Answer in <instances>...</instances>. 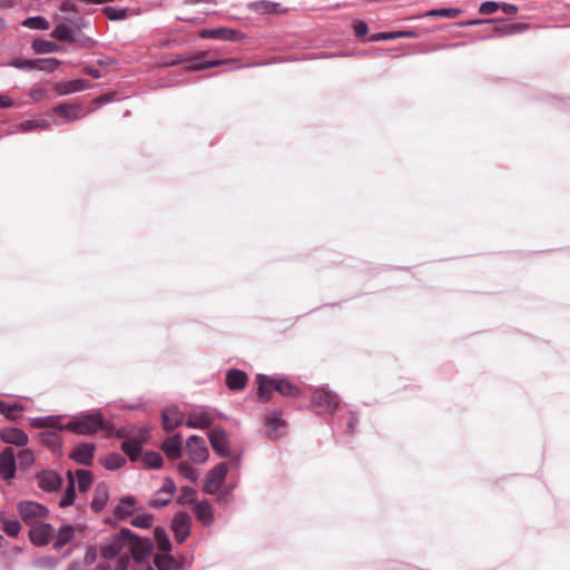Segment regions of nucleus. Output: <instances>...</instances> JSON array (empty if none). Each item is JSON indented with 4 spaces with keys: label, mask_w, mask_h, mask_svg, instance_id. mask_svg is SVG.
<instances>
[{
    "label": "nucleus",
    "mask_w": 570,
    "mask_h": 570,
    "mask_svg": "<svg viewBox=\"0 0 570 570\" xmlns=\"http://www.w3.org/2000/svg\"><path fill=\"white\" fill-rule=\"evenodd\" d=\"M16 473L14 452L11 448H6L0 453V474L4 480H10Z\"/></svg>",
    "instance_id": "6ab92c4d"
},
{
    "label": "nucleus",
    "mask_w": 570,
    "mask_h": 570,
    "mask_svg": "<svg viewBox=\"0 0 570 570\" xmlns=\"http://www.w3.org/2000/svg\"><path fill=\"white\" fill-rule=\"evenodd\" d=\"M248 381L247 374L237 368H230L226 373V385L232 391L243 390Z\"/></svg>",
    "instance_id": "5701e85b"
},
{
    "label": "nucleus",
    "mask_w": 570,
    "mask_h": 570,
    "mask_svg": "<svg viewBox=\"0 0 570 570\" xmlns=\"http://www.w3.org/2000/svg\"><path fill=\"white\" fill-rule=\"evenodd\" d=\"M2 530L9 537H17L21 530V524L16 519H3Z\"/></svg>",
    "instance_id": "8fccbe9b"
},
{
    "label": "nucleus",
    "mask_w": 570,
    "mask_h": 570,
    "mask_svg": "<svg viewBox=\"0 0 570 570\" xmlns=\"http://www.w3.org/2000/svg\"><path fill=\"white\" fill-rule=\"evenodd\" d=\"M354 35L357 38L365 36L368 32V27L363 20H358L353 24Z\"/></svg>",
    "instance_id": "338daca9"
},
{
    "label": "nucleus",
    "mask_w": 570,
    "mask_h": 570,
    "mask_svg": "<svg viewBox=\"0 0 570 570\" xmlns=\"http://www.w3.org/2000/svg\"><path fill=\"white\" fill-rule=\"evenodd\" d=\"M285 421L282 419L281 413L274 411L266 416L265 425L267 428L268 438H277L278 428L283 426Z\"/></svg>",
    "instance_id": "4c0bfd02"
},
{
    "label": "nucleus",
    "mask_w": 570,
    "mask_h": 570,
    "mask_svg": "<svg viewBox=\"0 0 570 570\" xmlns=\"http://www.w3.org/2000/svg\"><path fill=\"white\" fill-rule=\"evenodd\" d=\"M228 469L226 463H219L215 465L212 470L208 471L205 482L203 485V491L207 494H216L222 487Z\"/></svg>",
    "instance_id": "9d476101"
},
{
    "label": "nucleus",
    "mask_w": 570,
    "mask_h": 570,
    "mask_svg": "<svg viewBox=\"0 0 570 570\" xmlns=\"http://www.w3.org/2000/svg\"><path fill=\"white\" fill-rule=\"evenodd\" d=\"M18 459L21 465L29 466L33 463V453L30 450H22L18 454Z\"/></svg>",
    "instance_id": "e2e57ef3"
},
{
    "label": "nucleus",
    "mask_w": 570,
    "mask_h": 570,
    "mask_svg": "<svg viewBox=\"0 0 570 570\" xmlns=\"http://www.w3.org/2000/svg\"><path fill=\"white\" fill-rule=\"evenodd\" d=\"M51 417L48 421L47 429H56L59 431H67L66 429H61L65 424L61 423L62 415H49Z\"/></svg>",
    "instance_id": "774afa93"
},
{
    "label": "nucleus",
    "mask_w": 570,
    "mask_h": 570,
    "mask_svg": "<svg viewBox=\"0 0 570 570\" xmlns=\"http://www.w3.org/2000/svg\"><path fill=\"white\" fill-rule=\"evenodd\" d=\"M228 61L229 60H226V59H212V60H207L206 59V52H199V53L193 56L188 60V68L190 70H205V69H208V68H213V67H218V66L225 65Z\"/></svg>",
    "instance_id": "412c9836"
},
{
    "label": "nucleus",
    "mask_w": 570,
    "mask_h": 570,
    "mask_svg": "<svg viewBox=\"0 0 570 570\" xmlns=\"http://www.w3.org/2000/svg\"><path fill=\"white\" fill-rule=\"evenodd\" d=\"M48 127H49V122L47 120L31 119V120H26L20 124V128L22 131H32L38 128L45 129Z\"/></svg>",
    "instance_id": "5fc2aeb1"
},
{
    "label": "nucleus",
    "mask_w": 570,
    "mask_h": 570,
    "mask_svg": "<svg viewBox=\"0 0 570 570\" xmlns=\"http://www.w3.org/2000/svg\"><path fill=\"white\" fill-rule=\"evenodd\" d=\"M420 37V33L415 30H403V31H391V32H377L372 35L368 38L371 42L385 41V40H394L399 38H413L416 39Z\"/></svg>",
    "instance_id": "a878e982"
},
{
    "label": "nucleus",
    "mask_w": 570,
    "mask_h": 570,
    "mask_svg": "<svg viewBox=\"0 0 570 570\" xmlns=\"http://www.w3.org/2000/svg\"><path fill=\"white\" fill-rule=\"evenodd\" d=\"M463 13L462 9L458 8H438L425 11L415 18H449L453 19Z\"/></svg>",
    "instance_id": "2f4dec72"
},
{
    "label": "nucleus",
    "mask_w": 570,
    "mask_h": 570,
    "mask_svg": "<svg viewBox=\"0 0 570 570\" xmlns=\"http://www.w3.org/2000/svg\"><path fill=\"white\" fill-rule=\"evenodd\" d=\"M136 503V499L132 495H126L121 498L114 510V515L118 520H125L127 517L134 513L132 507Z\"/></svg>",
    "instance_id": "c756f323"
},
{
    "label": "nucleus",
    "mask_w": 570,
    "mask_h": 570,
    "mask_svg": "<svg viewBox=\"0 0 570 570\" xmlns=\"http://www.w3.org/2000/svg\"><path fill=\"white\" fill-rule=\"evenodd\" d=\"M498 9H500V2L497 1H484L479 7V12L481 14H492Z\"/></svg>",
    "instance_id": "13d9d810"
},
{
    "label": "nucleus",
    "mask_w": 570,
    "mask_h": 570,
    "mask_svg": "<svg viewBox=\"0 0 570 570\" xmlns=\"http://www.w3.org/2000/svg\"><path fill=\"white\" fill-rule=\"evenodd\" d=\"M194 514L204 525L208 527L214 522L212 505L207 500L199 501L194 507Z\"/></svg>",
    "instance_id": "c85d7f7f"
},
{
    "label": "nucleus",
    "mask_w": 570,
    "mask_h": 570,
    "mask_svg": "<svg viewBox=\"0 0 570 570\" xmlns=\"http://www.w3.org/2000/svg\"><path fill=\"white\" fill-rule=\"evenodd\" d=\"M196 491L191 487H183L180 490V495L178 498V503L180 504H189L195 501Z\"/></svg>",
    "instance_id": "6e6d98bb"
},
{
    "label": "nucleus",
    "mask_w": 570,
    "mask_h": 570,
    "mask_svg": "<svg viewBox=\"0 0 570 570\" xmlns=\"http://www.w3.org/2000/svg\"><path fill=\"white\" fill-rule=\"evenodd\" d=\"M22 411V406L19 404H8L0 400V413L6 415L8 419L17 417L18 413Z\"/></svg>",
    "instance_id": "864d4df0"
},
{
    "label": "nucleus",
    "mask_w": 570,
    "mask_h": 570,
    "mask_svg": "<svg viewBox=\"0 0 570 570\" xmlns=\"http://www.w3.org/2000/svg\"><path fill=\"white\" fill-rule=\"evenodd\" d=\"M163 428L170 432L178 428L184 420V414L176 405L167 406L161 411Z\"/></svg>",
    "instance_id": "f3484780"
},
{
    "label": "nucleus",
    "mask_w": 570,
    "mask_h": 570,
    "mask_svg": "<svg viewBox=\"0 0 570 570\" xmlns=\"http://www.w3.org/2000/svg\"><path fill=\"white\" fill-rule=\"evenodd\" d=\"M9 66L23 71H32L36 70V59L13 58L10 60Z\"/></svg>",
    "instance_id": "09e8293b"
},
{
    "label": "nucleus",
    "mask_w": 570,
    "mask_h": 570,
    "mask_svg": "<svg viewBox=\"0 0 570 570\" xmlns=\"http://www.w3.org/2000/svg\"><path fill=\"white\" fill-rule=\"evenodd\" d=\"M209 443L215 451V453L220 458H229L230 450L228 446V435L226 431L222 428L213 429L209 434Z\"/></svg>",
    "instance_id": "f8f14e48"
},
{
    "label": "nucleus",
    "mask_w": 570,
    "mask_h": 570,
    "mask_svg": "<svg viewBox=\"0 0 570 570\" xmlns=\"http://www.w3.org/2000/svg\"><path fill=\"white\" fill-rule=\"evenodd\" d=\"M1 440L4 443L23 446L28 443V435L24 431L18 428H8L0 432Z\"/></svg>",
    "instance_id": "4be33fe9"
},
{
    "label": "nucleus",
    "mask_w": 570,
    "mask_h": 570,
    "mask_svg": "<svg viewBox=\"0 0 570 570\" xmlns=\"http://www.w3.org/2000/svg\"><path fill=\"white\" fill-rule=\"evenodd\" d=\"M80 11L76 3L71 0H63L59 4V12L56 13L55 20H63L75 28L76 31H80L90 26V21L79 16Z\"/></svg>",
    "instance_id": "20e7f679"
},
{
    "label": "nucleus",
    "mask_w": 570,
    "mask_h": 570,
    "mask_svg": "<svg viewBox=\"0 0 570 570\" xmlns=\"http://www.w3.org/2000/svg\"><path fill=\"white\" fill-rule=\"evenodd\" d=\"M95 450L96 445L94 443L82 442L73 448L69 453V458L78 464L91 466L94 463Z\"/></svg>",
    "instance_id": "4468645a"
},
{
    "label": "nucleus",
    "mask_w": 570,
    "mask_h": 570,
    "mask_svg": "<svg viewBox=\"0 0 570 570\" xmlns=\"http://www.w3.org/2000/svg\"><path fill=\"white\" fill-rule=\"evenodd\" d=\"M89 88V83L85 79H75L58 82L56 85V90L59 95H69L73 92H80Z\"/></svg>",
    "instance_id": "393cba45"
},
{
    "label": "nucleus",
    "mask_w": 570,
    "mask_h": 570,
    "mask_svg": "<svg viewBox=\"0 0 570 570\" xmlns=\"http://www.w3.org/2000/svg\"><path fill=\"white\" fill-rule=\"evenodd\" d=\"M120 448L131 462H136L139 459L142 450L140 442L135 439L125 440Z\"/></svg>",
    "instance_id": "e433bc0d"
},
{
    "label": "nucleus",
    "mask_w": 570,
    "mask_h": 570,
    "mask_svg": "<svg viewBox=\"0 0 570 570\" xmlns=\"http://www.w3.org/2000/svg\"><path fill=\"white\" fill-rule=\"evenodd\" d=\"M191 518L185 511L175 514L171 522V530L178 543H183L190 534Z\"/></svg>",
    "instance_id": "9b49d317"
},
{
    "label": "nucleus",
    "mask_w": 570,
    "mask_h": 570,
    "mask_svg": "<svg viewBox=\"0 0 570 570\" xmlns=\"http://www.w3.org/2000/svg\"><path fill=\"white\" fill-rule=\"evenodd\" d=\"M78 481V490L83 493L89 490L92 483V473L88 470H77L76 474Z\"/></svg>",
    "instance_id": "37998d69"
},
{
    "label": "nucleus",
    "mask_w": 570,
    "mask_h": 570,
    "mask_svg": "<svg viewBox=\"0 0 570 570\" xmlns=\"http://www.w3.org/2000/svg\"><path fill=\"white\" fill-rule=\"evenodd\" d=\"M42 444L48 446L52 452H60L62 448V439L56 431H43L39 433Z\"/></svg>",
    "instance_id": "473e14b6"
},
{
    "label": "nucleus",
    "mask_w": 570,
    "mask_h": 570,
    "mask_svg": "<svg viewBox=\"0 0 570 570\" xmlns=\"http://www.w3.org/2000/svg\"><path fill=\"white\" fill-rule=\"evenodd\" d=\"M495 21L491 22L493 24L492 31L490 33H485L481 36L480 40H485L494 37H505L521 33L529 29L528 23L521 22H507L504 19L493 18Z\"/></svg>",
    "instance_id": "423d86ee"
},
{
    "label": "nucleus",
    "mask_w": 570,
    "mask_h": 570,
    "mask_svg": "<svg viewBox=\"0 0 570 570\" xmlns=\"http://www.w3.org/2000/svg\"><path fill=\"white\" fill-rule=\"evenodd\" d=\"M186 451L189 459L196 464H203L208 460L209 451L206 442L198 435H190L186 441Z\"/></svg>",
    "instance_id": "1a4fd4ad"
},
{
    "label": "nucleus",
    "mask_w": 570,
    "mask_h": 570,
    "mask_svg": "<svg viewBox=\"0 0 570 570\" xmlns=\"http://www.w3.org/2000/svg\"><path fill=\"white\" fill-rule=\"evenodd\" d=\"M52 111L56 115L62 117L66 120V122L75 121L80 117V108L75 105L59 104L56 107H53Z\"/></svg>",
    "instance_id": "7c9ffc66"
},
{
    "label": "nucleus",
    "mask_w": 570,
    "mask_h": 570,
    "mask_svg": "<svg viewBox=\"0 0 570 570\" xmlns=\"http://www.w3.org/2000/svg\"><path fill=\"white\" fill-rule=\"evenodd\" d=\"M154 537L157 542L158 549L160 551H163V553L170 552L171 542H170L168 533L166 532V530L163 527H156L154 529Z\"/></svg>",
    "instance_id": "58836bf2"
},
{
    "label": "nucleus",
    "mask_w": 570,
    "mask_h": 570,
    "mask_svg": "<svg viewBox=\"0 0 570 570\" xmlns=\"http://www.w3.org/2000/svg\"><path fill=\"white\" fill-rule=\"evenodd\" d=\"M22 26L33 30H47L49 28V21L41 16H33L24 19Z\"/></svg>",
    "instance_id": "c03bdc74"
},
{
    "label": "nucleus",
    "mask_w": 570,
    "mask_h": 570,
    "mask_svg": "<svg viewBox=\"0 0 570 570\" xmlns=\"http://www.w3.org/2000/svg\"><path fill=\"white\" fill-rule=\"evenodd\" d=\"M75 537V528L71 524H65L59 528L57 539L53 542V549L59 550L69 543Z\"/></svg>",
    "instance_id": "c9c22d12"
},
{
    "label": "nucleus",
    "mask_w": 570,
    "mask_h": 570,
    "mask_svg": "<svg viewBox=\"0 0 570 570\" xmlns=\"http://www.w3.org/2000/svg\"><path fill=\"white\" fill-rule=\"evenodd\" d=\"M68 484L62 494L59 505L61 508L70 507L73 504L76 499V485H75V475L71 471L67 472Z\"/></svg>",
    "instance_id": "72a5a7b5"
},
{
    "label": "nucleus",
    "mask_w": 570,
    "mask_h": 570,
    "mask_svg": "<svg viewBox=\"0 0 570 570\" xmlns=\"http://www.w3.org/2000/svg\"><path fill=\"white\" fill-rule=\"evenodd\" d=\"M247 8L256 12L258 14H267V13H285L287 11L286 8H284L278 2H273L269 0H259V1H253L247 4Z\"/></svg>",
    "instance_id": "aec40b11"
},
{
    "label": "nucleus",
    "mask_w": 570,
    "mask_h": 570,
    "mask_svg": "<svg viewBox=\"0 0 570 570\" xmlns=\"http://www.w3.org/2000/svg\"><path fill=\"white\" fill-rule=\"evenodd\" d=\"M60 563V559L55 556H42L33 561V566L43 569H55Z\"/></svg>",
    "instance_id": "de8ad7c7"
},
{
    "label": "nucleus",
    "mask_w": 570,
    "mask_h": 570,
    "mask_svg": "<svg viewBox=\"0 0 570 570\" xmlns=\"http://www.w3.org/2000/svg\"><path fill=\"white\" fill-rule=\"evenodd\" d=\"M104 13L111 21H120L127 18L128 9L127 8H117V7H105L102 9Z\"/></svg>",
    "instance_id": "49530a36"
},
{
    "label": "nucleus",
    "mask_w": 570,
    "mask_h": 570,
    "mask_svg": "<svg viewBox=\"0 0 570 570\" xmlns=\"http://www.w3.org/2000/svg\"><path fill=\"white\" fill-rule=\"evenodd\" d=\"M101 463L107 470L115 471L125 465L126 458L117 452H111L102 459Z\"/></svg>",
    "instance_id": "ea45409f"
},
{
    "label": "nucleus",
    "mask_w": 570,
    "mask_h": 570,
    "mask_svg": "<svg viewBox=\"0 0 570 570\" xmlns=\"http://www.w3.org/2000/svg\"><path fill=\"white\" fill-rule=\"evenodd\" d=\"M171 502V498L170 497H167V498H160L159 495H157V498H153L150 501H149V507L153 508V509H159V508H163V507H166L168 505L169 503Z\"/></svg>",
    "instance_id": "0e129e2a"
},
{
    "label": "nucleus",
    "mask_w": 570,
    "mask_h": 570,
    "mask_svg": "<svg viewBox=\"0 0 570 570\" xmlns=\"http://www.w3.org/2000/svg\"><path fill=\"white\" fill-rule=\"evenodd\" d=\"M494 19H472V20H465L458 22L459 27H472V26H480V24H491V22H494Z\"/></svg>",
    "instance_id": "69168bd1"
},
{
    "label": "nucleus",
    "mask_w": 570,
    "mask_h": 570,
    "mask_svg": "<svg viewBox=\"0 0 570 570\" xmlns=\"http://www.w3.org/2000/svg\"><path fill=\"white\" fill-rule=\"evenodd\" d=\"M130 535V529L122 528L118 533L106 539L99 547L102 559L112 560L119 556L126 547V537Z\"/></svg>",
    "instance_id": "39448f33"
},
{
    "label": "nucleus",
    "mask_w": 570,
    "mask_h": 570,
    "mask_svg": "<svg viewBox=\"0 0 570 570\" xmlns=\"http://www.w3.org/2000/svg\"><path fill=\"white\" fill-rule=\"evenodd\" d=\"M146 469H160L164 464L163 456L156 451H148L141 456Z\"/></svg>",
    "instance_id": "a19ab883"
},
{
    "label": "nucleus",
    "mask_w": 570,
    "mask_h": 570,
    "mask_svg": "<svg viewBox=\"0 0 570 570\" xmlns=\"http://www.w3.org/2000/svg\"><path fill=\"white\" fill-rule=\"evenodd\" d=\"M61 429H66L78 435H94L105 430V419L99 410L85 411L70 416L68 423Z\"/></svg>",
    "instance_id": "f03ea898"
},
{
    "label": "nucleus",
    "mask_w": 570,
    "mask_h": 570,
    "mask_svg": "<svg viewBox=\"0 0 570 570\" xmlns=\"http://www.w3.org/2000/svg\"><path fill=\"white\" fill-rule=\"evenodd\" d=\"M31 47L37 55L59 52L61 50L58 43L42 38L35 39Z\"/></svg>",
    "instance_id": "f704fd0d"
},
{
    "label": "nucleus",
    "mask_w": 570,
    "mask_h": 570,
    "mask_svg": "<svg viewBox=\"0 0 570 570\" xmlns=\"http://www.w3.org/2000/svg\"><path fill=\"white\" fill-rule=\"evenodd\" d=\"M340 404V397L336 393L325 386L314 390L312 395V406L317 415L333 413Z\"/></svg>",
    "instance_id": "7ed1b4c3"
},
{
    "label": "nucleus",
    "mask_w": 570,
    "mask_h": 570,
    "mask_svg": "<svg viewBox=\"0 0 570 570\" xmlns=\"http://www.w3.org/2000/svg\"><path fill=\"white\" fill-rule=\"evenodd\" d=\"M36 479L39 488L46 492L57 491L62 485V478L52 470H43L37 473Z\"/></svg>",
    "instance_id": "dca6fc26"
},
{
    "label": "nucleus",
    "mask_w": 570,
    "mask_h": 570,
    "mask_svg": "<svg viewBox=\"0 0 570 570\" xmlns=\"http://www.w3.org/2000/svg\"><path fill=\"white\" fill-rule=\"evenodd\" d=\"M200 37L204 39H218L225 41H240L245 39L243 32L227 28L205 29L200 31Z\"/></svg>",
    "instance_id": "2eb2a0df"
},
{
    "label": "nucleus",
    "mask_w": 570,
    "mask_h": 570,
    "mask_svg": "<svg viewBox=\"0 0 570 570\" xmlns=\"http://www.w3.org/2000/svg\"><path fill=\"white\" fill-rule=\"evenodd\" d=\"M60 60L57 58H38L36 59V70L43 72H53L59 66Z\"/></svg>",
    "instance_id": "a18cd8bd"
},
{
    "label": "nucleus",
    "mask_w": 570,
    "mask_h": 570,
    "mask_svg": "<svg viewBox=\"0 0 570 570\" xmlns=\"http://www.w3.org/2000/svg\"><path fill=\"white\" fill-rule=\"evenodd\" d=\"M126 547L130 549L131 556L136 562L146 560L153 550V544L149 539L140 538L131 530L130 535L126 537Z\"/></svg>",
    "instance_id": "6e6552de"
},
{
    "label": "nucleus",
    "mask_w": 570,
    "mask_h": 570,
    "mask_svg": "<svg viewBox=\"0 0 570 570\" xmlns=\"http://www.w3.org/2000/svg\"><path fill=\"white\" fill-rule=\"evenodd\" d=\"M214 423L213 416L207 412H194L186 422L188 429H208Z\"/></svg>",
    "instance_id": "bb28decb"
},
{
    "label": "nucleus",
    "mask_w": 570,
    "mask_h": 570,
    "mask_svg": "<svg viewBox=\"0 0 570 570\" xmlns=\"http://www.w3.org/2000/svg\"><path fill=\"white\" fill-rule=\"evenodd\" d=\"M97 556H98V549L95 547V546H90L86 552H85V556H83V563L86 566H91L95 563V561L97 560Z\"/></svg>",
    "instance_id": "680f3d73"
},
{
    "label": "nucleus",
    "mask_w": 570,
    "mask_h": 570,
    "mask_svg": "<svg viewBox=\"0 0 570 570\" xmlns=\"http://www.w3.org/2000/svg\"><path fill=\"white\" fill-rule=\"evenodd\" d=\"M55 533L50 523H35L29 530V539L37 547H45L49 543Z\"/></svg>",
    "instance_id": "ddd939ff"
},
{
    "label": "nucleus",
    "mask_w": 570,
    "mask_h": 570,
    "mask_svg": "<svg viewBox=\"0 0 570 570\" xmlns=\"http://www.w3.org/2000/svg\"><path fill=\"white\" fill-rule=\"evenodd\" d=\"M18 511L23 522L30 525L38 523L39 520L47 518L49 514L47 507L33 501L20 502Z\"/></svg>",
    "instance_id": "0eeeda50"
},
{
    "label": "nucleus",
    "mask_w": 570,
    "mask_h": 570,
    "mask_svg": "<svg viewBox=\"0 0 570 570\" xmlns=\"http://www.w3.org/2000/svg\"><path fill=\"white\" fill-rule=\"evenodd\" d=\"M235 487L236 484H228L224 489L219 488L218 492L215 494L217 497V501L219 503L227 502L228 497L232 494Z\"/></svg>",
    "instance_id": "052dcab7"
},
{
    "label": "nucleus",
    "mask_w": 570,
    "mask_h": 570,
    "mask_svg": "<svg viewBox=\"0 0 570 570\" xmlns=\"http://www.w3.org/2000/svg\"><path fill=\"white\" fill-rule=\"evenodd\" d=\"M160 449L169 460L175 461L180 459L183 455L181 435L176 433L165 439L160 445Z\"/></svg>",
    "instance_id": "a211bd4d"
},
{
    "label": "nucleus",
    "mask_w": 570,
    "mask_h": 570,
    "mask_svg": "<svg viewBox=\"0 0 570 570\" xmlns=\"http://www.w3.org/2000/svg\"><path fill=\"white\" fill-rule=\"evenodd\" d=\"M58 23L51 31V37L63 42L72 43L75 42L76 38L73 32L76 31L73 27H71L69 23H67L63 20H57Z\"/></svg>",
    "instance_id": "b1692460"
},
{
    "label": "nucleus",
    "mask_w": 570,
    "mask_h": 570,
    "mask_svg": "<svg viewBox=\"0 0 570 570\" xmlns=\"http://www.w3.org/2000/svg\"><path fill=\"white\" fill-rule=\"evenodd\" d=\"M154 562L157 570H174L177 567L176 559L169 552L157 554Z\"/></svg>",
    "instance_id": "79ce46f5"
},
{
    "label": "nucleus",
    "mask_w": 570,
    "mask_h": 570,
    "mask_svg": "<svg viewBox=\"0 0 570 570\" xmlns=\"http://www.w3.org/2000/svg\"><path fill=\"white\" fill-rule=\"evenodd\" d=\"M154 517L150 513L144 512L137 514L132 520L131 524L136 528L148 529L151 527Z\"/></svg>",
    "instance_id": "3c124183"
},
{
    "label": "nucleus",
    "mask_w": 570,
    "mask_h": 570,
    "mask_svg": "<svg viewBox=\"0 0 570 570\" xmlns=\"http://www.w3.org/2000/svg\"><path fill=\"white\" fill-rule=\"evenodd\" d=\"M179 473L189 480L190 482H196L198 480L197 471L187 462H180L177 465Z\"/></svg>",
    "instance_id": "603ef678"
},
{
    "label": "nucleus",
    "mask_w": 570,
    "mask_h": 570,
    "mask_svg": "<svg viewBox=\"0 0 570 570\" xmlns=\"http://www.w3.org/2000/svg\"><path fill=\"white\" fill-rule=\"evenodd\" d=\"M358 416L354 411L348 412V419L346 421V430L345 433L348 435H353L355 433L356 426L358 425Z\"/></svg>",
    "instance_id": "4d7b16f0"
},
{
    "label": "nucleus",
    "mask_w": 570,
    "mask_h": 570,
    "mask_svg": "<svg viewBox=\"0 0 570 570\" xmlns=\"http://www.w3.org/2000/svg\"><path fill=\"white\" fill-rule=\"evenodd\" d=\"M256 382L258 384V401L261 403L269 402L273 391L287 397H294L299 393V389L286 377H269L266 374H257Z\"/></svg>",
    "instance_id": "f257e3e1"
},
{
    "label": "nucleus",
    "mask_w": 570,
    "mask_h": 570,
    "mask_svg": "<svg viewBox=\"0 0 570 570\" xmlns=\"http://www.w3.org/2000/svg\"><path fill=\"white\" fill-rule=\"evenodd\" d=\"M175 491H176L175 482L173 481V479L166 478L164 480L163 487L157 491L156 494L160 495L163 493H166V494H168V497L171 498V495L175 493Z\"/></svg>",
    "instance_id": "bf43d9fd"
},
{
    "label": "nucleus",
    "mask_w": 570,
    "mask_h": 570,
    "mask_svg": "<svg viewBox=\"0 0 570 570\" xmlns=\"http://www.w3.org/2000/svg\"><path fill=\"white\" fill-rule=\"evenodd\" d=\"M109 500V491L106 483H98L95 489V494L91 501V509L96 512H100L107 505Z\"/></svg>",
    "instance_id": "cd10ccee"
}]
</instances>
